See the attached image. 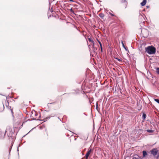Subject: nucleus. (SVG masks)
I'll use <instances>...</instances> for the list:
<instances>
[{
    "mask_svg": "<svg viewBox=\"0 0 159 159\" xmlns=\"http://www.w3.org/2000/svg\"><path fill=\"white\" fill-rule=\"evenodd\" d=\"M145 49L146 51L149 54H154L155 53L156 49L152 46L148 47Z\"/></svg>",
    "mask_w": 159,
    "mask_h": 159,
    "instance_id": "nucleus-1",
    "label": "nucleus"
},
{
    "mask_svg": "<svg viewBox=\"0 0 159 159\" xmlns=\"http://www.w3.org/2000/svg\"><path fill=\"white\" fill-rule=\"evenodd\" d=\"M146 114L145 113H143V120H145L146 117Z\"/></svg>",
    "mask_w": 159,
    "mask_h": 159,
    "instance_id": "nucleus-11",
    "label": "nucleus"
},
{
    "mask_svg": "<svg viewBox=\"0 0 159 159\" xmlns=\"http://www.w3.org/2000/svg\"><path fill=\"white\" fill-rule=\"evenodd\" d=\"M92 51L93 52L95 53L97 51V48H95L94 47V43H93V44L92 45Z\"/></svg>",
    "mask_w": 159,
    "mask_h": 159,
    "instance_id": "nucleus-7",
    "label": "nucleus"
},
{
    "mask_svg": "<svg viewBox=\"0 0 159 159\" xmlns=\"http://www.w3.org/2000/svg\"><path fill=\"white\" fill-rule=\"evenodd\" d=\"M147 131L150 133H152L154 131L152 130L148 129L147 130Z\"/></svg>",
    "mask_w": 159,
    "mask_h": 159,
    "instance_id": "nucleus-15",
    "label": "nucleus"
},
{
    "mask_svg": "<svg viewBox=\"0 0 159 159\" xmlns=\"http://www.w3.org/2000/svg\"><path fill=\"white\" fill-rule=\"evenodd\" d=\"M88 39L89 42H91L92 43H93H93H94L93 41L91 38H88Z\"/></svg>",
    "mask_w": 159,
    "mask_h": 159,
    "instance_id": "nucleus-14",
    "label": "nucleus"
},
{
    "mask_svg": "<svg viewBox=\"0 0 159 159\" xmlns=\"http://www.w3.org/2000/svg\"><path fill=\"white\" fill-rule=\"evenodd\" d=\"M99 44H100V47H102V43H101Z\"/></svg>",
    "mask_w": 159,
    "mask_h": 159,
    "instance_id": "nucleus-26",
    "label": "nucleus"
},
{
    "mask_svg": "<svg viewBox=\"0 0 159 159\" xmlns=\"http://www.w3.org/2000/svg\"><path fill=\"white\" fill-rule=\"evenodd\" d=\"M143 157H145L147 155V153L146 151H143Z\"/></svg>",
    "mask_w": 159,
    "mask_h": 159,
    "instance_id": "nucleus-10",
    "label": "nucleus"
},
{
    "mask_svg": "<svg viewBox=\"0 0 159 159\" xmlns=\"http://www.w3.org/2000/svg\"><path fill=\"white\" fill-rule=\"evenodd\" d=\"M91 46V45H89V46Z\"/></svg>",
    "mask_w": 159,
    "mask_h": 159,
    "instance_id": "nucleus-30",
    "label": "nucleus"
},
{
    "mask_svg": "<svg viewBox=\"0 0 159 159\" xmlns=\"http://www.w3.org/2000/svg\"><path fill=\"white\" fill-rule=\"evenodd\" d=\"M157 72L159 74V68H158L157 69Z\"/></svg>",
    "mask_w": 159,
    "mask_h": 159,
    "instance_id": "nucleus-19",
    "label": "nucleus"
},
{
    "mask_svg": "<svg viewBox=\"0 0 159 159\" xmlns=\"http://www.w3.org/2000/svg\"><path fill=\"white\" fill-rule=\"evenodd\" d=\"M109 13L112 16H114V14H112L111 12H109Z\"/></svg>",
    "mask_w": 159,
    "mask_h": 159,
    "instance_id": "nucleus-22",
    "label": "nucleus"
},
{
    "mask_svg": "<svg viewBox=\"0 0 159 159\" xmlns=\"http://www.w3.org/2000/svg\"><path fill=\"white\" fill-rule=\"evenodd\" d=\"M151 153L153 156H155L157 154V156H156V158L158 159L159 157V151L157 148H153L150 151Z\"/></svg>",
    "mask_w": 159,
    "mask_h": 159,
    "instance_id": "nucleus-4",
    "label": "nucleus"
},
{
    "mask_svg": "<svg viewBox=\"0 0 159 159\" xmlns=\"http://www.w3.org/2000/svg\"><path fill=\"white\" fill-rule=\"evenodd\" d=\"M70 11L72 12H73L74 13V11L72 10V11Z\"/></svg>",
    "mask_w": 159,
    "mask_h": 159,
    "instance_id": "nucleus-27",
    "label": "nucleus"
},
{
    "mask_svg": "<svg viewBox=\"0 0 159 159\" xmlns=\"http://www.w3.org/2000/svg\"><path fill=\"white\" fill-rule=\"evenodd\" d=\"M143 15L145 16L143 14H142V12H140L139 15V21L140 26L141 27H143L145 23V20Z\"/></svg>",
    "mask_w": 159,
    "mask_h": 159,
    "instance_id": "nucleus-2",
    "label": "nucleus"
},
{
    "mask_svg": "<svg viewBox=\"0 0 159 159\" xmlns=\"http://www.w3.org/2000/svg\"><path fill=\"white\" fill-rule=\"evenodd\" d=\"M70 10H72V8H71Z\"/></svg>",
    "mask_w": 159,
    "mask_h": 159,
    "instance_id": "nucleus-28",
    "label": "nucleus"
},
{
    "mask_svg": "<svg viewBox=\"0 0 159 159\" xmlns=\"http://www.w3.org/2000/svg\"><path fill=\"white\" fill-rule=\"evenodd\" d=\"M142 11H143V10Z\"/></svg>",
    "mask_w": 159,
    "mask_h": 159,
    "instance_id": "nucleus-32",
    "label": "nucleus"
},
{
    "mask_svg": "<svg viewBox=\"0 0 159 159\" xmlns=\"http://www.w3.org/2000/svg\"><path fill=\"white\" fill-rule=\"evenodd\" d=\"M55 11H49L48 12V18H49L50 17H51V16L53 17L54 16L55 17H56V16L55 15L56 14L57 15L59 16V14H60L61 12L59 11H57L56 12Z\"/></svg>",
    "mask_w": 159,
    "mask_h": 159,
    "instance_id": "nucleus-3",
    "label": "nucleus"
},
{
    "mask_svg": "<svg viewBox=\"0 0 159 159\" xmlns=\"http://www.w3.org/2000/svg\"><path fill=\"white\" fill-rule=\"evenodd\" d=\"M111 12H112V10H111Z\"/></svg>",
    "mask_w": 159,
    "mask_h": 159,
    "instance_id": "nucleus-29",
    "label": "nucleus"
},
{
    "mask_svg": "<svg viewBox=\"0 0 159 159\" xmlns=\"http://www.w3.org/2000/svg\"><path fill=\"white\" fill-rule=\"evenodd\" d=\"M116 59H117L119 61H122L121 59H119L118 58H115Z\"/></svg>",
    "mask_w": 159,
    "mask_h": 159,
    "instance_id": "nucleus-20",
    "label": "nucleus"
},
{
    "mask_svg": "<svg viewBox=\"0 0 159 159\" xmlns=\"http://www.w3.org/2000/svg\"><path fill=\"white\" fill-rule=\"evenodd\" d=\"M12 113V111L11 110Z\"/></svg>",
    "mask_w": 159,
    "mask_h": 159,
    "instance_id": "nucleus-31",
    "label": "nucleus"
},
{
    "mask_svg": "<svg viewBox=\"0 0 159 159\" xmlns=\"http://www.w3.org/2000/svg\"><path fill=\"white\" fill-rule=\"evenodd\" d=\"M92 149V148H89L85 155V158L86 159H88L89 155L91 152Z\"/></svg>",
    "mask_w": 159,
    "mask_h": 159,
    "instance_id": "nucleus-6",
    "label": "nucleus"
},
{
    "mask_svg": "<svg viewBox=\"0 0 159 159\" xmlns=\"http://www.w3.org/2000/svg\"><path fill=\"white\" fill-rule=\"evenodd\" d=\"M55 116V115H53V114H51V116L50 117H54ZM50 118V117H46V118H44V119H43V120L45 121H46L48 119H49Z\"/></svg>",
    "mask_w": 159,
    "mask_h": 159,
    "instance_id": "nucleus-9",
    "label": "nucleus"
},
{
    "mask_svg": "<svg viewBox=\"0 0 159 159\" xmlns=\"http://www.w3.org/2000/svg\"><path fill=\"white\" fill-rule=\"evenodd\" d=\"M122 46H123V47H124V48L126 50H127L128 49H127V48L125 47L124 45V44L123 43V41H122Z\"/></svg>",
    "mask_w": 159,
    "mask_h": 159,
    "instance_id": "nucleus-16",
    "label": "nucleus"
},
{
    "mask_svg": "<svg viewBox=\"0 0 159 159\" xmlns=\"http://www.w3.org/2000/svg\"><path fill=\"white\" fill-rule=\"evenodd\" d=\"M98 103H96V108L97 110H98Z\"/></svg>",
    "mask_w": 159,
    "mask_h": 159,
    "instance_id": "nucleus-21",
    "label": "nucleus"
},
{
    "mask_svg": "<svg viewBox=\"0 0 159 159\" xmlns=\"http://www.w3.org/2000/svg\"><path fill=\"white\" fill-rule=\"evenodd\" d=\"M141 33L143 35V36L144 38H146L148 34V32L147 29H143V30H141Z\"/></svg>",
    "mask_w": 159,
    "mask_h": 159,
    "instance_id": "nucleus-5",
    "label": "nucleus"
},
{
    "mask_svg": "<svg viewBox=\"0 0 159 159\" xmlns=\"http://www.w3.org/2000/svg\"><path fill=\"white\" fill-rule=\"evenodd\" d=\"M99 15V16L102 18H103L104 16V14L102 13L100 14Z\"/></svg>",
    "mask_w": 159,
    "mask_h": 159,
    "instance_id": "nucleus-13",
    "label": "nucleus"
},
{
    "mask_svg": "<svg viewBox=\"0 0 159 159\" xmlns=\"http://www.w3.org/2000/svg\"><path fill=\"white\" fill-rule=\"evenodd\" d=\"M100 48H101V52H102V47H100Z\"/></svg>",
    "mask_w": 159,
    "mask_h": 159,
    "instance_id": "nucleus-24",
    "label": "nucleus"
},
{
    "mask_svg": "<svg viewBox=\"0 0 159 159\" xmlns=\"http://www.w3.org/2000/svg\"><path fill=\"white\" fill-rule=\"evenodd\" d=\"M135 157H134L133 158V159H138L139 158L140 159L141 158V157H139L138 155H136L135 156Z\"/></svg>",
    "mask_w": 159,
    "mask_h": 159,
    "instance_id": "nucleus-12",
    "label": "nucleus"
},
{
    "mask_svg": "<svg viewBox=\"0 0 159 159\" xmlns=\"http://www.w3.org/2000/svg\"><path fill=\"white\" fill-rule=\"evenodd\" d=\"M146 2H147L146 0H143V2L141 3L140 4L142 6H144L146 4Z\"/></svg>",
    "mask_w": 159,
    "mask_h": 159,
    "instance_id": "nucleus-8",
    "label": "nucleus"
},
{
    "mask_svg": "<svg viewBox=\"0 0 159 159\" xmlns=\"http://www.w3.org/2000/svg\"><path fill=\"white\" fill-rule=\"evenodd\" d=\"M154 100L156 102L159 104V99L155 98Z\"/></svg>",
    "mask_w": 159,
    "mask_h": 159,
    "instance_id": "nucleus-17",
    "label": "nucleus"
},
{
    "mask_svg": "<svg viewBox=\"0 0 159 159\" xmlns=\"http://www.w3.org/2000/svg\"><path fill=\"white\" fill-rule=\"evenodd\" d=\"M11 148H12V147H11V148H10L9 150V154L10 153V151L11 150Z\"/></svg>",
    "mask_w": 159,
    "mask_h": 159,
    "instance_id": "nucleus-23",
    "label": "nucleus"
},
{
    "mask_svg": "<svg viewBox=\"0 0 159 159\" xmlns=\"http://www.w3.org/2000/svg\"><path fill=\"white\" fill-rule=\"evenodd\" d=\"M32 114L33 113H34V115L35 116H36L38 115V113L36 112L35 111H34V112H32Z\"/></svg>",
    "mask_w": 159,
    "mask_h": 159,
    "instance_id": "nucleus-18",
    "label": "nucleus"
},
{
    "mask_svg": "<svg viewBox=\"0 0 159 159\" xmlns=\"http://www.w3.org/2000/svg\"><path fill=\"white\" fill-rule=\"evenodd\" d=\"M97 40H98V43H99V44L101 43V42H100V41H99L98 39H97Z\"/></svg>",
    "mask_w": 159,
    "mask_h": 159,
    "instance_id": "nucleus-25",
    "label": "nucleus"
}]
</instances>
